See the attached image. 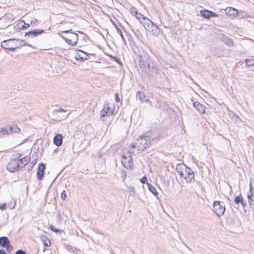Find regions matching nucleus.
Listing matches in <instances>:
<instances>
[{"label": "nucleus", "mask_w": 254, "mask_h": 254, "mask_svg": "<svg viewBox=\"0 0 254 254\" xmlns=\"http://www.w3.org/2000/svg\"><path fill=\"white\" fill-rule=\"evenodd\" d=\"M178 174L183 178L187 183H191L194 181L193 171L185 164H178L176 168Z\"/></svg>", "instance_id": "nucleus-1"}, {"label": "nucleus", "mask_w": 254, "mask_h": 254, "mask_svg": "<svg viewBox=\"0 0 254 254\" xmlns=\"http://www.w3.org/2000/svg\"><path fill=\"white\" fill-rule=\"evenodd\" d=\"M28 46L31 47L30 44H27L23 40L15 41L14 39H10L7 40H4L1 43V47L5 49L11 51H14L16 49H19L22 47Z\"/></svg>", "instance_id": "nucleus-2"}, {"label": "nucleus", "mask_w": 254, "mask_h": 254, "mask_svg": "<svg viewBox=\"0 0 254 254\" xmlns=\"http://www.w3.org/2000/svg\"><path fill=\"white\" fill-rule=\"evenodd\" d=\"M150 138L147 136L140 137L136 139L131 146V150L132 153L137 154L142 151L149 144Z\"/></svg>", "instance_id": "nucleus-3"}, {"label": "nucleus", "mask_w": 254, "mask_h": 254, "mask_svg": "<svg viewBox=\"0 0 254 254\" xmlns=\"http://www.w3.org/2000/svg\"><path fill=\"white\" fill-rule=\"evenodd\" d=\"M71 30H65L62 31V33H67V35L64 36L62 34H60L61 37L63 39L68 45L74 46L76 45L78 40V35L77 34L70 32Z\"/></svg>", "instance_id": "nucleus-4"}, {"label": "nucleus", "mask_w": 254, "mask_h": 254, "mask_svg": "<svg viewBox=\"0 0 254 254\" xmlns=\"http://www.w3.org/2000/svg\"><path fill=\"white\" fill-rule=\"evenodd\" d=\"M115 107V105L109 103L104 104L103 109L100 112V117L103 121L106 120L107 117L113 116Z\"/></svg>", "instance_id": "nucleus-5"}, {"label": "nucleus", "mask_w": 254, "mask_h": 254, "mask_svg": "<svg viewBox=\"0 0 254 254\" xmlns=\"http://www.w3.org/2000/svg\"><path fill=\"white\" fill-rule=\"evenodd\" d=\"M131 153H133L132 150L129 149L127 152H124L122 155V163L127 169H131L133 167V162L131 156Z\"/></svg>", "instance_id": "nucleus-6"}, {"label": "nucleus", "mask_w": 254, "mask_h": 254, "mask_svg": "<svg viewBox=\"0 0 254 254\" xmlns=\"http://www.w3.org/2000/svg\"><path fill=\"white\" fill-rule=\"evenodd\" d=\"M20 154H16L14 155V158L12 159L11 161L7 164V169L10 172H15L20 167L18 163V158H20Z\"/></svg>", "instance_id": "nucleus-7"}, {"label": "nucleus", "mask_w": 254, "mask_h": 254, "mask_svg": "<svg viewBox=\"0 0 254 254\" xmlns=\"http://www.w3.org/2000/svg\"><path fill=\"white\" fill-rule=\"evenodd\" d=\"M150 60L147 56H141L140 57L138 64L143 72L147 73L150 70Z\"/></svg>", "instance_id": "nucleus-8"}, {"label": "nucleus", "mask_w": 254, "mask_h": 254, "mask_svg": "<svg viewBox=\"0 0 254 254\" xmlns=\"http://www.w3.org/2000/svg\"><path fill=\"white\" fill-rule=\"evenodd\" d=\"M213 209L216 214L220 217L224 214L225 206L223 201H215L213 202Z\"/></svg>", "instance_id": "nucleus-9"}, {"label": "nucleus", "mask_w": 254, "mask_h": 254, "mask_svg": "<svg viewBox=\"0 0 254 254\" xmlns=\"http://www.w3.org/2000/svg\"><path fill=\"white\" fill-rule=\"evenodd\" d=\"M247 198L250 208L254 210V187H253L251 182L250 184V190L247 193Z\"/></svg>", "instance_id": "nucleus-10"}, {"label": "nucleus", "mask_w": 254, "mask_h": 254, "mask_svg": "<svg viewBox=\"0 0 254 254\" xmlns=\"http://www.w3.org/2000/svg\"><path fill=\"white\" fill-rule=\"evenodd\" d=\"M88 55L81 50L76 51L74 55V59L77 61H83L88 59Z\"/></svg>", "instance_id": "nucleus-11"}, {"label": "nucleus", "mask_w": 254, "mask_h": 254, "mask_svg": "<svg viewBox=\"0 0 254 254\" xmlns=\"http://www.w3.org/2000/svg\"><path fill=\"white\" fill-rule=\"evenodd\" d=\"M0 245L3 248H5L7 251H9L11 248L9 240L6 237H2L0 238Z\"/></svg>", "instance_id": "nucleus-12"}, {"label": "nucleus", "mask_w": 254, "mask_h": 254, "mask_svg": "<svg viewBox=\"0 0 254 254\" xmlns=\"http://www.w3.org/2000/svg\"><path fill=\"white\" fill-rule=\"evenodd\" d=\"M193 106L200 114H204L205 112L206 107L199 102H194Z\"/></svg>", "instance_id": "nucleus-13"}, {"label": "nucleus", "mask_w": 254, "mask_h": 254, "mask_svg": "<svg viewBox=\"0 0 254 254\" xmlns=\"http://www.w3.org/2000/svg\"><path fill=\"white\" fill-rule=\"evenodd\" d=\"M45 168V166L43 163H40L39 164L37 171V177L39 180H41L42 179Z\"/></svg>", "instance_id": "nucleus-14"}, {"label": "nucleus", "mask_w": 254, "mask_h": 254, "mask_svg": "<svg viewBox=\"0 0 254 254\" xmlns=\"http://www.w3.org/2000/svg\"><path fill=\"white\" fill-rule=\"evenodd\" d=\"M152 35L157 36L160 34L159 28L153 22L148 27Z\"/></svg>", "instance_id": "nucleus-15"}, {"label": "nucleus", "mask_w": 254, "mask_h": 254, "mask_svg": "<svg viewBox=\"0 0 254 254\" xmlns=\"http://www.w3.org/2000/svg\"><path fill=\"white\" fill-rule=\"evenodd\" d=\"M200 13L203 17L207 19L209 18L210 17L217 16V15L215 13L207 10H201Z\"/></svg>", "instance_id": "nucleus-16"}, {"label": "nucleus", "mask_w": 254, "mask_h": 254, "mask_svg": "<svg viewBox=\"0 0 254 254\" xmlns=\"http://www.w3.org/2000/svg\"><path fill=\"white\" fill-rule=\"evenodd\" d=\"M63 136L61 134H57L54 136L53 142L54 144L58 146H60L62 144Z\"/></svg>", "instance_id": "nucleus-17"}, {"label": "nucleus", "mask_w": 254, "mask_h": 254, "mask_svg": "<svg viewBox=\"0 0 254 254\" xmlns=\"http://www.w3.org/2000/svg\"><path fill=\"white\" fill-rule=\"evenodd\" d=\"M225 12L227 15L234 17L238 14V11L236 9L231 7L226 8Z\"/></svg>", "instance_id": "nucleus-18"}, {"label": "nucleus", "mask_w": 254, "mask_h": 254, "mask_svg": "<svg viewBox=\"0 0 254 254\" xmlns=\"http://www.w3.org/2000/svg\"><path fill=\"white\" fill-rule=\"evenodd\" d=\"M23 24H25L24 21L23 20H20L18 21L17 23L15 25L14 28L19 30L22 29H26L29 27V24H26V26H25Z\"/></svg>", "instance_id": "nucleus-19"}, {"label": "nucleus", "mask_w": 254, "mask_h": 254, "mask_svg": "<svg viewBox=\"0 0 254 254\" xmlns=\"http://www.w3.org/2000/svg\"><path fill=\"white\" fill-rule=\"evenodd\" d=\"M140 22L143 25L145 29L148 28L153 23L152 21H151L149 18L145 16Z\"/></svg>", "instance_id": "nucleus-20"}, {"label": "nucleus", "mask_w": 254, "mask_h": 254, "mask_svg": "<svg viewBox=\"0 0 254 254\" xmlns=\"http://www.w3.org/2000/svg\"><path fill=\"white\" fill-rule=\"evenodd\" d=\"M43 32V30L40 29H34L32 31H29L28 32L25 33V36L27 35H31L33 37L37 36L38 35H40Z\"/></svg>", "instance_id": "nucleus-21"}, {"label": "nucleus", "mask_w": 254, "mask_h": 254, "mask_svg": "<svg viewBox=\"0 0 254 254\" xmlns=\"http://www.w3.org/2000/svg\"><path fill=\"white\" fill-rule=\"evenodd\" d=\"M234 202L236 204H241L243 207H245L247 205L246 202H244L241 195L237 196L235 198Z\"/></svg>", "instance_id": "nucleus-22"}, {"label": "nucleus", "mask_w": 254, "mask_h": 254, "mask_svg": "<svg viewBox=\"0 0 254 254\" xmlns=\"http://www.w3.org/2000/svg\"><path fill=\"white\" fill-rule=\"evenodd\" d=\"M18 161L20 167H23L28 163V161H29V158L28 156L24 157L21 159L18 158Z\"/></svg>", "instance_id": "nucleus-23"}, {"label": "nucleus", "mask_w": 254, "mask_h": 254, "mask_svg": "<svg viewBox=\"0 0 254 254\" xmlns=\"http://www.w3.org/2000/svg\"><path fill=\"white\" fill-rule=\"evenodd\" d=\"M3 19L6 20L8 22H11L14 20L15 17L13 14L11 13H8L5 14V15L3 17Z\"/></svg>", "instance_id": "nucleus-24"}, {"label": "nucleus", "mask_w": 254, "mask_h": 254, "mask_svg": "<svg viewBox=\"0 0 254 254\" xmlns=\"http://www.w3.org/2000/svg\"><path fill=\"white\" fill-rule=\"evenodd\" d=\"M0 133L1 135H5L11 133V128H10V127L1 128L0 131Z\"/></svg>", "instance_id": "nucleus-25"}, {"label": "nucleus", "mask_w": 254, "mask_h": 254, "mask_svg": "<svg viewBox=\"0 0 254 254\" xmlns=\"http://www.w3.org/2000/svg\"><path fill=\"white\" fill-rule=\"evenodd\" d=\"M136 98H138L141 103H143L144 101V98L145 97L144 93L140 91H138L136 94Z\"/></svg>", "instance_id": "nucleus-26"}, {"label": "nucleus", "mask_w": 254, "mask_h": 254, "mask_svg": "<svg viewBox=\"0 0 254 254\" xmlns=\"http://www.w3.org/2000/svg\"><path fill=\"white\" fill-rule=\"evenodd\" d=\"M147 185L150 191L154 195L156 196L158 194V192L154 187L150 184L149 183H147Z\"/></svg>", "instance_id": "nucleus-27"}, {"label": "nucleus", "mask_w": 254, "mask_h": 254, "mask_svg": "<svg viewBox=\"0 0 254 254\" xmlns=\"http://www.w3.org/2000/svg\"><path fill=\"white\" fill-rule=\"evenodd\" d=\"M247 66H252L254 65V59H246L245 60Z\"/></svg>", "instance_id": "nucleus-28"}, {"label": "nucleus", "mask_w": 254, "mask_h": 254, "mask_svg": "<svg viewBox=\"0 0 254 254\" xmlns=\"http://www.w3.org/2000/svg\"><path fill=\"white\" fill-rule=\"evenodd\" d=\"M41 240L44 242V245L46 247H48L50 243V240L46 237L43 236L41 237Z\"/></svg>", "instance_id": "nucleus-29"}, {"label": "nucleus", "mask_w": 254, "mask_h": 254, "mask_svg": "<svg viewBox=\"0 0 254 254\" xmlns=\"http://www.w3.org/2000/svg\"><path fill=\"white\" fill-rule=\"evenodd\" d=\"M10 128H11V133L12 132H14L16 133H19L20 131V128L16 126L10 127Z\"/></svg>", "instance_id": "nucleus-30"}, {"label": "nucleus", "mask_w": 254, "mask_h": 254, "mask_svg": "<svg viewBox=\"0 0 254 254\" xmlns=\"http://www.w3.org/2000/svg\"><path fill=\"white\" fill-rule=\"evenodd\" d=\"M130 10L132 15L135 16V15H137V14H138V12H137L136 9L134 7H131Z\"/></svg>", "instance_id": "nucleus-31"}, {"label": "nucleus", "mask_w": 254, "mask_h": 254, "mask_svg": "<svg viewBox=\"0 0 254 254\" xmlns=\"http://www.w3.org/2000/svg\"><path fill=\"white\" fill-rule=\"evenodd\" d=\"M135 17L138 20H139V21L140 22L142 19L143 18L145 17L143 15H142V14H141L140 13H138V14H137V15H135Z\"/></svg>", "instance_id": "nucleus-32"}, {"label": "nucleus", "mask_w": 254, "mask_h": 254, "mask_svg": "<svg viewBox=\"0 0 254 254\" xmlns=\"http://www.w3.org/2000/svg\"><path fill=\"white\" fill-rule=\"evenodd\" d=\"M140 181L141 183L143 184H147V183H148L147 182V178L146 177V176H143L142 178H141L140 179Z\"/></svg>", "instance_id": "nucleus-33"}, {"label": "nucleus", "mask_w": 254, "mask_h": 254, "mask_svg": "<svg viewBox=\"0 0 254 254\" xmlns=\"http://www.w3.org/2000/svg\"><path fill=\"white\" fill-rule=\"evenodd\" d=\"M66 197V192L65 190H63L61 193V198L65 200Z\"/></svg>", "instance_id": "nucleus-34"}, {"label": "nucleus", "mask_w": 254, "mask_h": 254, "mask_svg": "<svg viewBox=\"0 0 254 254\" xmlns=\"http://www.w3.org/2000/svg\"><path fill=\"white\" fill-rule=\"evenodd\" d=\"M50 229L52 231H54V232H61V230L58 229H56V228H55L54 227H53L52 226H50Z\"/></svg>", "instance_id": "nucleus-35"}, {"label": "nucleus", "mask_w": 254, "mask_h": 254, "mask_svg": "<svg viewBox=\"0 0 254 254\" xmlns=\"http://www.w3.org/2000/svg\"><path fill=\"white\" fill-rule=\"evenodd\" d=\"M15 254H26L24 251L19 250L16 252Z\"/></svg>", "instance_id": "nucleus-36"}, {"label": "nucleus", "mask_w": 254, "mask_h": 254, "mask_svg": "<svg viewBox=\"0 0 254 254\" xmlns=\"http://www.w3.org/2000/svg\"><path fill=\"white\" fill-rule=\"evenodd\" d=\"M121 177L123 178V181H125L126 177V173L125 172L122 173Z\"/></svg>", "instance_id": "nucleus-37"}, {"label": "nucleus", "mask_w": 254, "mask_h": 254, "mask_svg": "<svg viewBox=\"0 0 254 254\" xmlns=\"http://www.w3.org/2000/svg\"><path fill=\"white\" fill-rule=\"evenodd\" d=\"M0 209L1 210H4L6 209V204L5 203L2 204L0 206Z\"/></svg>", "instance_id": "nucleus-38"}, {"label": "nucleus", "mask_w": 254, "mask_h": 254, "mask_svg": "<svg viewBox=\"0 0 254 254\" xmlns=\"http://www.w3.org/2000/svg\"><path fill=\"white\" fill-rule=\"evenodd\" d=\"M115 99L117 102H119L120 101V99L118 94L115 95Z\"/></svg>", "instance_id": "nucleus-39"}, {"label": "nucleus", "mask_w": 254, "mask_h": 254, "mask_svg": "<svg viewBox=\"0 0 254 254\" xmlns=\"http://www.w3.org/2000/svg\"><path fill=\"white\" fill-rule=\"evenodd\" d=\"M227 44L229 46H232L233 45V43L232 41L230 40H228V42H227Z\"/></svg>", "instance_id": "nucleus-40"}, {"label": "nucleus", "mask_w": 254, "mask_h": 254, "mask_svg": "<svg viewBox=\"0 0 254 254\" xmlns=\"http://www.w3.org/2000/svg\"><path fill=\"white\" fill-rule=\"evenodd\" d=\"M144 102L149 103L150 105L151 104V102L149 99H147L145 100Z\"/></svg>", "instance_id": "nucleus-41"}, {"label": "nucleus", "mask_w": 254, "mask_h": 254, "mask_svg": "<svg viewBox=\"0 0 254 254\" xmlns=\"http://www.w3.org/2000/svg\"><path fill=\"white\" fill-rule=\"evenodd\" d=\"M0 254H6L5 251L3 250H0Z\"/></svg>", "instance_id": "nucleus-42"}, {"label": "nucleus", "mask_w": 254, "mask_h": 254, "mask_svg": "<svg viewBox=\"0 0 254 254\" xmlns=\"http://www.w3.org/2000/svg\"><path fill=\"white\" fill-rule=\"evenodd\" d=\"M58 112H66V111L64 109H59Z\"/></svg>", "instance_id": "nucleus-43"}, {"label": "nucleus", "mask_w": 254, "mask_h": 254, "mask_svg": "<svg viewBox=\"0 0 254 254\" xmlns=\"http://www.w3.org/2000/svg\"><path fill=\"white\" fill-rule=\"evenodd\" d=\"M15 203L14 202L13 205L12 206H9V208L10 209H13L14 207H15Z\"/></svg>", "instance_id": "nucleus-44"}, {"label": "nucleus", "mask_w": 254, "mask_h": 254, "mask_svg": "<svg viewBox=\"0 0 254 254\" xmlns=\"http://www.w3.org/2000/svg\"><path fill=\"white\" fill-rule=\"evenodd\" d=\"M120 35H121V37H122V39H123V40H124V36H123V35L122 34V33H121V34H120Z\"/></svg>", "instance_id": "nucleus-45"}, {"label": "nucleus", "mask_w": 254, "mask_h": 254, "mask_svg": "<svg viewBox=\"0 0 254 254\" xmlns=\"http://www.w3.org/2000/svg\"><path fill=\"white\" fill-rule=\"evenodd\" d=\"M68 114H67V115H65L64 117L65 118H67V117H68Z\"/></svg>", "instance_id": "nucleus-46"}, {"label": "nucleus", "mask_w": 254, "mask_h": 254, "mask_svg": "<svg viewBox=\"0 0 254 254\" xmlns=\"http://www.w3.org/2000/svg\"><path fill=\"white\" fill-rule=\"evenodd\" d=\"M25 26H26L27 23H25V24H23Z\"/></svg>", "instance_id": "nucleus-47"}]
</instances>
